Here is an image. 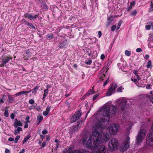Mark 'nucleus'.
I'll list each match as a JSON object with an SVG mask.
<instances>
[{"label": "nucleus", "mask_w": 153, "mask_h": 153, "mask_svg": "<svg viewBox=\"0 0 153 153\" xmlns=\"http://www.w3.org/2000/svg\"><path fill=\"white\" fill-rule=\"evenodd\" d=\"M99 79L100 81H102L104 80L105 78V75L104 73L100 72L98 76Z\"/></svg>", "instance_id": "obj_15"}, {"label": "nucleus", "mask_w": 153, "mask_h": 153, "mask_svg": "<svg viewBox=\"0 0 153 153\" xmlns=\"http://www.w3.org/2000/svg\"><path fill=\"white\" fill-rule=\"evenodd\" d=\"M150 7L149 11V12H151L153 11V2L152 1L151 2Z\"/></svg>", "instance_id": "obj_32"}, {"label": "nucleus", "mask_w": 153, "mask_h": 153, "mask_svg": "<svg viewBox=\"0 0 153 153\" xmlns=\"http://www.w3.org/2000/svg\"><path fill=\"white\" fill-rule=\"evenodd\" d=\"M109 80L108 79H107V80L104 82V84L103 85V86H105L109 82Z\"/></svg>", "instance_id": "obj_45"}, {"label": "nucleus", "mask_w": 153, "mask_h": 153, "mask_svg": "<svg viewBox=\"0 0 153 153\" xmlns=\"http://www.w3.org/2000/svg\"><path fill=\"white\" fill-rule=\"evenodd\" d=\"M98 94H96L95 95H94L93 97V100H94L97 99V97H98Z\"/></svg>", "instance_id": "obj_54"}, {"label": "nucleus", "mask_w": 153, "mask_h": 153, "mask_svg": "<svg viewBox=\"0 0 153 153\" xmlns=\"http://www.w3.org/2000/svg\"><path fill=\"white\" fill-rule=\"evenodd\" d=\"M147 98L150 101L152 102L153 103V96H148Z\"/></svg>", "instance_id": "obj_28"}, {"label": "nucleus", "mask_w": 153, "mask_h": 153, "mask_svg": "<svg viewBox=\"0 0 153 153\" xmlns=\"http://www.w3.org/2000/svg\"><path fill=\"white\" fill-rule=\"evenodd\" d=\"M39 87L37 86H36L34 88L32 89L31 91H32L33 94H35L37 92V91Z\"/></svg>", "instance_id": "obj_24"}, {"label": "nucleus", "mask_w": 153, "mask_h": 153, "mask_svg": "<svg viewBox=\"0 0 153 153\" xmlns=\"http://www.w3.org/2000/svg\"><path fill=\"white\" fill-rule=\"evenodd\" d=\"M30 118L29 117H27L25 119V120L26 121V122L27 123H29V120Z\"/></svg>", "instance_id": "obj_53"}, {"label": "nucleus", "mask_w": 153, "mask_h": 153, "mask_svg": "<svg viewBox=\"0 0 153 153\" xmlns=\"http://www.w3.org/2000/svg\"><path fill=\"white\" fill-rule=\"evenodd\" d=\"M41 6L43 8L45 9H47L48 8V6L44 3H42L41 4Z\"/></svg>", "instance_id": "obj_33"}, {"label": "nucleus", "mask_w": 153, "mask_h": 153, "mask_svg": "<svg viewBox=\"0 0 153 153\" xmlns=\"http://www.w3.org/2000/svg\"><path fill=\"white\" fill-rule=\"evenodd\" d=\"M118 129V126L116 124H113L111 125L109 127L107 128L110 134L111 135H115L117 132Z\"/></svg>", "instance_id": "obj_6"}, {"label": "nucleus", "mask_w": 153, "mask_h": 153, "mask_svg": "<svg viewBox=\"0 0 153 153\" xmlns=\"http://www.w3.org/2000/svg\"><path fill=\"white\" fill-rule=\"evenodd\" d=\"M24 94V91H21L20 92H18L16 94L14 95L16 96H19L20 95H22Z\"/></svg>", "instance_id": "obj_29"}, {"label": "nucleus", "mask_w": 153, "mask_h": 153, "mask_svg": "<svg viewBox=\"0 0 153 153\" xmlns=\"http://www.w3.org/2000/svg\"><path fill=\"white\" fill-rule=\"evenodd\" d=\"M92 61L91 60H89L88 61H86L85 63L87 65H90L92 63Z\"/></svg>", "instance_id": "obj_43"}, {"label": "nucleus", "mask_w": 153, "mask_h": 153, "mask_svg": "<svg viewBox=\"0 0 153 153\" xmlns=\"http://www.w3.org/2000/svg\"><path fill=\"white\" fill-rule=\"evenodd\" d=\"M82 121H78L76 126L75 128L74 129V132H76L80 127V126L82 124Z\"/></svg>", "instance_id": "obj_14"}, {"label": "nucleus", "mask_w": 153, "mask_h": 153, "mask_svg": "<svg viewBox=\"0 0 153 153\" xmlns=\"http://www.w3.org/2000/svg\"><path fill=\"white\" fill-rule=\"evenodd\" d=\"M51 108V106H48L46 108L45 111H44L43 112V114L46 116L48 115L49 111H50Z\"/></svg>", "instance_id": "obj_17"}, {"label": "nucleus", "mask_w": 153, "mask_h": 153, "mask_svg": "<svg viewBox=\"0 0 153 153\" xmlns=\"http://www.w3.org/2000/svg\"><path fill=\"white\" fill-rule=\"evenodd\" d=\"M37 16L36 15H35L34 16H32L31 14H29L27 15L26 17H27L28 18H31L33 19H36L37 17Z\"/></svg>", "instance_id": "obj_21"}, {"label": "nucleus", "mask_w": 153, "mask_h": 153, "mask_svg": "<svg viewBox=\"0 0 153 153\" xmlns=\"http://www.w3.org/2000/svg\"><path fill=\"white\" fill-rule=\"evenodd\" d=\"M35 108V107L33 105H31L29 107V109L30 110L34 109Z\"/></svg>", "instance_id": "obj_50"}, {"label": "nucleus", "mask_w": 153, "mask_h": 153, "mask_svg": "<svg viewBox=\"0 0 153 153\" xmlns=\"http://www.w3.org/2000/svg\"><path fill=\"white\" fill-rule=\"evenodd\" d=\"M76 118L74 116L72 117L71 118L70 121L71 123H73L77 120L78 119H76Z\"/></svg>", "instance_id": "obj_25"}, {"label": "nucleus", "mask_w": 153, "mask_h": 153, "mask_svg": "<svg viewBox=\"0 0 153 153\" xmlns=\"http://www.w3.org/2000/svg\"><path fill=\"white\" fill-rule=\"evenodd\" d=\"M5 153H10V151L8 149H6L5 151Z\"/></svg>", "instance_id": "obj_62"}, {"label": "nucleus", "mask_w": 153, "mask_h": 153, "mask_svg": "<svg viewBox=\"0 0 153 153\" xmlns=\"http://www.w3.org/2000/svg\"><path fill=\"white\" fill-rule=\"evenodd\" d=\"M22 128L20 127H18L17 129H15L14 130V134L16 135L18 134H20V131H22Z\"/></svg>", "instance_id": "obj_18"}, {"label": "nucleus", "mask_w": 153, "mask_h": 153, "mask_svg": "<svg viewBox=\"0 0 153 153\" xmlns=\"http://www.w3.org/2000/svg\"><path fill=\"white\" fill-rule=\"evenodd\" d=\"M28 123H25V125L24 126V128H28Z\"/></svg>", "instance_id": "obj_57"}, {"label": "nucleus", "mask_w": 153, "mask_h": 153, "mask_svg": "<svg viewBox=\"0 0 153 153\" xmlns=\"http://www.w3.org/2000/svg\"><path fill=\"white\" fill-rule=\"evenodd\" d=\"M137 13V11L136 10H135L130 14V15L133 16H135L136 15Z\"/></svg>", "instance_id": "obj_39"}, {"label": "nucleus", "mask_w": 153, "mask_h": 153, "mask_svg": "<svg viewBox=\"0 0 153 153\" xmlns=\"http://www.w3.org/2000/svg\"><path fill=\"white\" fill-rule=\"evenodd\" d=\"M117 87V84L113 83L110 86L107 92V96H110L114 92L115 90Z\"/></svg>", "instance_id": "obj_8"}, {"label": "nucleus", "mask_w": 153, "mask_h": 153, "mask_svg": "<svg viewBox=\"0 0 153 153\" xmlns=\"http://www.w3.org/2000/svg\"><path fill=\"white\" fill-rule=\"evenodd\" d=\"M137 79L138 80H140V78L139 76L138 75V74H137V75L136 76H135V78L134 79L131 78V80L133 81V82H134L135 84L138 86V82H137Z\"/></svg>", "instance_id": "obj_16"}, {"label": "nucleus", "mask_w": 153, "mask_h": 153, "mask_svg": "<svg viewBox=\"0 0 153 153\" xmlns=\"http://www.w3.org/2000/svg\"><path fill=\"white\" fill-rule=\"evenodd\" d=\"M142 51V50L141 48H137L136 50V51L137 52H140Z\"/></svg>", "instance_id": "obj_52"}, {"label": "nucleus", "mask_w": 153, "mask_h": 153, "mask_svg": "<svg viewBox=\"0 0 153 153\" xmlns=\"http://www.w3.org/2000/svg\"><path fill=\"white\" fill-rule=\"evenodd\" d=\"M81 114V111L80 110H79L77 112L75 113L74 116L76 118V119H79Z\"/></svg>", "instance_id": "obj_19"}, {"label": "nucleus", "mask_w": 153, "mask_h": 153, "mask_svg": "<svg viewBox=\"0 0 153 153\" xmlns=\"http://www.w3.org/2000/svg\"><path fill=\"white\" fill-rule=\"evenodd\" d=\"M48 131L46 129H44L42 131V133L43 134H45L47 133Z\"/></svg>", "instance_id": "obj_47"}, {"label": "nucleus", "mask_w": 153, "mask_h": 153, "mask_svg": "<svg viewBox=\"0 0 153 153\" xmlns=\"http://www.w3.org/2000/svg\"><path fill=\"white\" fill-rule=\"evenodd\" d=\"M4 115L6 117H7L9 116V113L7 109L5 110V111L4 113Z\"/></svg>", "instance_id": "obj_36"}, {"label": "nucleus", "mask_w": 153, "mask_h": 153, "mask_svg": "<svg viewBox=\"0 0 153 153\" xmlns=\"http://www.w3.org/2000/svg\"><path fill=\"white\" fill-rule=\"evenodd\" d=\"M20 137V136H19L18 135L15 138L14 140V142L15 143H17L18 142V140H19Z\"/></svg>", "instance_id": "obj_38"}, {"label": "nucleus", "mask_w": 153, "mask_h": 153, "mask_svg": "<svg viewBox=\"0 0 153 153\" xmlns=\"http://www.w3.org/2000/svg\"><path fill=\"white\" fill-rule=\"evenodd\" d=\"M15 122L13 123V126L16 128L18 126H22V123L20 121H19L16 118L15 119Z\"/></svg>", "instance_id": "obj_11"}, {"label": "nucleus", "mask_w": 153, "mask_h": 153, "mask_svg": "<svg viewBox=\"0 0 153 153\" xmlns=\"http://www.w3.org/2000/svg\"><path fill=\"white\" fill-rule=\"evenodd\" d=\"M64 153H75V150H74V147L71 146L67 148L63 151Z\"/></svg>", "instance_id": "obj_10"}, {"label": "nucleus", "mask_w": 153, "mask_h": 153, "mask_svg": "<svg viewBox=\"0 0 153 153\" xmlns=\"http://www.w3.org/2000/svg\"><path fill=\"white\" fill-rule=\"evenodd\" d=\"M75 153H89V152L86 150L83 149L81 150L80 151L79 150H75Z\"/></svg>", "instance_id": "obj_20"}, {"label": "nucleus", "mask_w": 153, "mask_h": 153, "mask_svg": "<svg viewBox=\"0 0 153 153\" xmlns=\"http://www.w3.org/2000/svg\"><path fill=\"white\" fill-rule=\"evenodd\" d=\"M150 24L152 29L153 30V23L151 22L150 23Z\"/></svg>", "instance_id": "obj_64"}, {"label": "nucleus", "mask_w": 153, "mask_h": 153, "mask_svg": "<svg viewBox=\"0 0 153 153\" xmlns=\"http://www.w3.org/2000/svg\"><path fill=\"white\" fill-rule=\"evenodd\" d=\"M43 117L41 116H38L37 117V121H38V123H37V125H38L40 122L43 120Z\"/></svg>", "instance_id": "obj_22"}, {"label": "nucleus", "mask_w": 153, "mask_h": 153, "mask_svg": "<svg viewBox=\"0 0 153 153\" xmlns=\"http://www.w3.org/2000/svg\"><path fill=\"white\" fill-rule=\"evenodd\" d=\"M82 141L84 146L92 150V153H107V150L104 146H100L94 143L93 133L92 135L89 133L86 134Z\"/></svg>", "instance_id": "obj_2"}, {"label": "nucleus", "mask_w": 153, "mask_h": 153, "mask_svg": "<svg viewBox=\"0 0 153 153\" xmlns=\"http://www.w3.org/2000/svg\"><path fill=\"white\" fill-rule=\"evenodd\" d=\"M47 37L51 39L53 37V35H47Z\"/></svg>", "instance_id": "obj_51"}, {"label": "nucleus", "mask_w": 153, "mask_h": 153, "mask_svg": "<svg viewBox=\"0 0 153 153\" xmlns=\"http://www.w3.org/2000/svg\"><path fill=\"white\" fill-rule=\"evenodd\" d=\"M28 102L30 104H33L34 103V101L33 99L30 100Z\"/></svg>", "instance_id": "obj_44"}, {"label": "nucleus", "mask_w": 153, "mask_h": 153, "mask_svg": "<svg viewBox=\"0 0 153 153\" xmlns=\"http://www.w3.org/2000/svg\"><path fill=\"white\" fill-rule=\"evenodd\" d=\"M134 124L133 123L131 122H128V125L129 126L128 129L130 130L131 128V126Z\"/></svg>", "instance_id": "obj_30"}, {"label": "nucleus", "mask_w": 153, "mask_h": 153, "mask_svg": "<svg viewBox=\"0 0 153 153\" xmlns=\"http://www.w3.org/2000/svg\"><path fill=\"white\" fill-rule=\"evenodd\" d=\"M30 137L29 136H28L27 137H26L24 140L23 141V143H26L30 138Z\"/></svg>", "instance_id": "obj_35"}, {"label": "nucleus", "mask_w": 153, "mask_h": 153, "mask_svg": "<svg viewBox=\"0 0 153 153\" xmlns=\"http://www.w3.org/2000/svg\"><path fill=\"white\" fill-rule=\"evenodd\" d=\"M48 94V89H45L44 91V94L42 97V99L44 100Z\"/></svg>", "instance_id": "obj_23"}, {"label": "nucleus", "mask_w": 153, "mask_h": 153, "mask_svg": "<svg viewBox=\"0 0 153 153\" xmlns=\"http://www.w3.org/2000/svg\"><path fill=\"white\" fill-rule=\"evenodd\" d=\"M125 53L127 56H130L131 53L130 51L128 50H126L125 51Z\"/></svg>", "instance_id": "obj_31"}, {"label": "nucleus", "mask_w": 153, "mask_h": 153, "mask_svg": "<svg viewBox=\"0 0 153 153\" xmlns=\"http://www.w3.org/2000/svg\"><path fill=\"white\" fill-rule=\"evenodd\" d=\"M124 89L123 88L122 86H121L119 87L117 89V90L118 92H121L122 91V90Z\"/></svg>", "instance_id": "obj_41"}, {"label": "nucleus", "mask_w": 153, "mask_h": 153, "mask_svg": "<svg viewBox=\"0 0 153 153\" xmlns=\"http://www.w3.org/2000/svg\"><path fill=\"white\" fill-rule=\"evenodd\" d=\"M98 34L99 38H100L102 35L101 32L100 31H99L98 32Z\"/></svg>", "instance_id": "obj_58"}, {"label": "nucleus", "mask_w": 153, "mask_h": 153, "mask_svg": "<svg viewBox=\"0 0 153 153\" xmlns=\"http://www.w3.org/2000/svg\"><path fill=\"white\" fill-rule=\"evenodd\" d=\"M4 102V100L3 99L0 98V105Z\"/></svg>", "instance_id": "obj_55"}, {"label": "nucleus", "mask_w": 153, "mask_h": 153, "mask_svg": "<svg viewBox=\"0 0 153 153\" xmlns=\"http://www.w3.org/2000/svg\"><path fill=\"white\" fill-rule=\"evenodd\" d=\"M25 24L26 25L29 27L30 28H35V27L33 25L31 24L30 23L27 22H25Z\"/></svg>", "instance_id": "obj_26"}, {"label": "nucleus", "mask_w": 153, "mask_h": 153, "mask_svg": "<svg viewBox=\"0 0 153 153\" xmlns=\"http://www.w3.org/2000/svg\"><path fill=\"white\" fill-rule=\"evenodd\" d=\"M8 140L10 141H13L14 140V139L12 137H10L8 139Z\"/></svg>", "instance_id": "obj_59"}, {"label": "nucleus", "mask_w": 153, "mask_h": 153, "mask_svg": "<svg viewBox=\"0 0 153 153\" xmlns=\"http://www.w3.org/2000/svg\"><path fill=\"white\" fill-rule=\"evenodd\" d=\"M46 145V142L43 143L42 144L41 146L40 147V149H42L43 148L45 147Z\"/></svg>", "instance_id": "obj_37"}, {"label": "nucleus", "mask_w": 153, "mask_h": 153, "mask_svg": "<svg viewBox=\"0 0 153 153\" xmlns=\"http://www.w3.org/2000/svg\"><path fill=\"white\" fill-rule=\"evenodd\" d=\"M134 3H131L129 6L127 7V9L128 11L129 10L131 9L132 5H133Z\"/></svg>", "instance_id": "obj_42"}, {"label": "nucleus", "mask_w": 153, "mask_h": 153, "mask_svg": "<svg viewBox=\"0 0 153 153\" xmlns=\"http://www.w3.org/2000/svg\"><path fill=\"white\" fill-rule=\"evenodd\" d=\"M133 100H127L126 99L124 98L122 100H119V102H120V104L119 105V107L121 109V110L122 111H125L124 113L123 114V116L126 117V114H128V113H127V109L126 107V103L127 102L129 104H132Z\"/></svg>", "instance_id": "obj_3"}, {"label": "nucleus", "mask_w": 153, "mask_h": 153, "mask_svg": "<svg viewBox=\"0 0 153 153\" xmlns=\"http://www.w3.org/2000/svg\"><path fill=\"white\" fill-rule=\"evenodd\" d=\"M25 150L24 149H22L21 151H20L19 153H25Z\"/></svg>", "instance_id": "obj_61"}, {"label": "nucleus", "mask_w": 153, "mask_h": 153, "mask_svg": "<svg viewBox=\"0 0 153 153\" xmlns=\"http://www.w3.org/2000/svg\"><path fill=\"white\" fill-rule=\"evenodd\" d=\"M8 99L9 102L11 103H12L14 100V98L11 97L10 96H8Z\"/></svg>", "instance_id": "obj_27"}, {"label": "nucleus", "mask_w": 153, "mask_h": 153, "mask_svg": "<svg viewBox=\"0 0 153 153\" xmlns=\"http://www.w3.org/2000/svg\"><path fill=\"white\" fill-rule=\"evenodd\" d=\"M148 46L150 48H153V41L149 42L148 44Z\"/></svg>", "instance_id": "obj_34"}, {"label": "nucleus", "mask_w": 153, "mask_h": 153, "mask_svg": "<svg viewBox=\"0 0 153 153\" xmlns=\"http://www.w3.org/2000/svg\"><path fill=\"white\" fill-rule=\"evenodd\" d=\"M146 133V130L141 128L136 136V142L138 145H140L145 139Z\"/></svg>", "instance_id": "obj_4"}, {"label": "nucleus", "mask_w": 153, "mask_h": 153, "mask_svg": "<svg viewBox=\"0 0 153 153\" xmlns=\"http://www.w3.org/2000/svg\"><path fill=\"white\" fill-rule=\"evenodd\" d=\"M118 141L115 138L111 139L108 143V147L109 150L114 151L116 149L117 147Z\"/></svg>", "instance_id": "obj_5"}, {"label": "nucleus", "mask_w": 153, "mask_h": 153, "mask_svg": "<svg viewBox=\"0 0 153 153\" xmlns=\"http://www.w3.org/2000/svg\"><path fill=\"white\" fill-rule=\"evenodd\" d=\"M121 24V22H119L118 23V25H117V30H118L120 28V27Z\"/></svg>", "instance_id": "obj_48"}, {"label": "nucleus", "mask_w": 153, "mask_h": 153, "mask_svg": "<svg viewBox=\"0 0 153 153\" xmlns=\"http://www.w3.org/2000/svg\"><path fill=\"white\" fill-rule=\"evenodd\" d=\"M120 59L122 61L121 62L118 63V65L120 67L121 70L123 71V68H122V67H124L126 66V62L124 61V59L123 58H121Z\"/></svg>", "instance_id": "obj_12"}, {"label": "nucleus", "mask_w": 153, "mask_h": 153, "mask_svg": "<svg viewBox=\"0 0 153 153\" xmlns=\"http://www.w3.org/2000/svg\"><path fill=\"white\" fill-rule=\"evenodd\" d=\"M116 26L115 25H114L112 26L111 27V30L114 31L115 30L116 28Z\"/></svg>", "instance_id": "obj_46"}, {"label": "nucleus", "mask_w": 153, "mask_h": 153, "mask_svg": "<svg viewBox=\"0 0 153 153\" xmlns=\"http://www.w3.org/2000/svg\"><path fill=\"white\" fill-rule=\"evenodd\" d=\"M10 59H11V58H5L2 59V63L0 64V66L3 67L5 64L9 61Z\"/></svg>", "instance_id": "obj_13"}, {"label": "nucleus", "mask_w": 153, "mask_h": 153, "mask_svg": "<svg viewBox=\"0 0 153 153\" xmlns=\"http://www.w3.org/2000/svg\"><path fill=\"white\" fill-rule=\"evenodd\" d=\"M93 92H94V91L93 89H92L90 90L89 91V94H93Z\"/></svg>", "instance_id": "obj_63"}, {"label": "nucleus", "mask_w": 153, "mask_h": 153, "mask_svg": "<svg viewBox=\"0 0 153 153\" xmlns=\"http://www.w3.org/2000/svg\"><path fill=\"white\" fill-rule=\"evenodd\" d=\"M148 137L147 143L150 146H152L153 145V124L150 130V132L148 135Z\"/></svg>", "instance_id": "obj_7"}, {"label": "nucleus", "mask_w": 153, "mask_h": 153, "mask_svg": "<svg viewBox=\"0 0 153 153\" xmlns=\"http://www.w3.org/2000/svg\"><path fill=\"white\" fill-rule=\"evenodd\" d=\"M116 109L115 106L107 103L94 116L96 118L92 125L93 130H95L93 132V135L94 143H97V145L101 146L102 143L105 142L109 140V135L108 134L103 133L102 135L99 132L102 133L104 129L103 125L107 124L110 117L114 115Z\"/></svg>", "instance_id": "obj_1"}, {"label": "nucleus", "mask_w": 153, "mask_h": 153, "mask_svg": "<svg viewBox=\"0 0 153 153\" xmlns=\"http://www.w3.org/2000/svg\"><path fill=\"white\" fill-rule=\"evenodd\" d=\"M129 137H127L124 140L123 145L121 146L123 151L126 150L129 147Z\"/></svg>", "instance_id": "obj_9"}, {"label": "nucleus", "mask_w": 153, "mask_h": 153, "mask_svg": "<svg viewBox=\"0 0 153 153\" xmlns=\"http://www.w3.org/2000/svg\"><path fill=\"white\" fill-rule=\"evenodd\" d=\"M10 117L12 119H13L14 118L15 116L14 114L13 113H12L11 114Z\"/></svg>", "instance_id": "obj_56"}, {"label": "nucleus", "mask_w": 153, "mask_h": 153, "mask_svg": "<svg viewBox=\"0 0 153 153\" xmlns=\"http://www.w3.org/2000/svg\"><path fill=\"white\" fill-rule=\"evenodd\" d=\"M133 73L135 74V75H137V74H137V70H134L133 71Z\"/></svg>", "instance_id": "obj_60"}, {"label": "nucleus", "mask_w": 153, "mask_h": 153, "mask_svg": "<svg viewBox=\"0 0 153 153\" xmlns=\"http://www.w3.org/2000/svg\"><path fill=\"white\" fill-rule=\"evenodd\" d=\"M151 27V25H146L145 26L147 30H149L150 27Z\"/></svg>", "instance_id": "obj_49"}, {"label": "nucleus", "mask_w": 153, "mask_h": 153, "mask_svg": "<svg viewBox=\"0 0 153 153\" xmlns=\"http://www.w3.org/2000/svg\"><path fill=\"white\" fill-rule=\"evenodd\" d=\"M151 62L150 60H149L147 63V65L146 66L147 68H149L151 66Z\"/></svg>", "instance_id": "obj_40"}]
</instances>
